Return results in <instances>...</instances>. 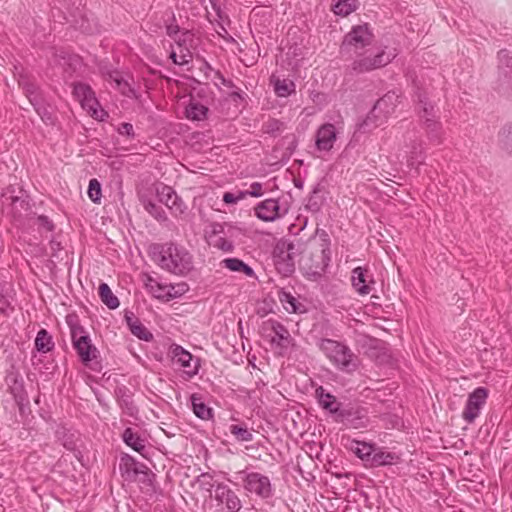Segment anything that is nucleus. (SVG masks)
<instances>
[{
    "label": "nucleus",
    "instance_id": "f257e3e1",
    "mask_svg": "<svg viewBox=\"0 0 512 512\" xmlns=\"http://www.w3.org/2000/svg\"><path fill=\"white\" fill-rule=\"evenodd\" d=\"M318 347L338 370L346 373L357 370L359 359L344 343L323 338L318 342Z\"/></svg>",
    "mask_w": 512,
    "mask_h": 512
},
{
    "label": "nucleus",
    "instance_id": "f03ea898",
    "mask_svg": "<svg viewBox=\"0 0 512 512\" xmlns=\"http://www.w3.org/2000/svg\"><path fill=\"white\" fill-rule=\"evenodd\" d=\"M158 264L176 275H186L193 268V260L189 251L183 246L167 244L162 247Z\"/></svg>",
    "mask_w": 512,
    "mask_h": 512
},
{
    "label": "nucleus",
    "instance_id": "7ed1b4c3",
    "mask_svg": "<svg viewBox=\"0 0 512 512\" xmlns=\"http://www.w3.org/2000/svg\"><path fill=\"white\" fill-rule=\"evenodd\" d=\"M354 54L356 57L351 63V69L353 72L360 74L385 67L397 56L398 51L395 48L383 47L374 52L360 50Z\"/></svg>",
    "mask_w": 512,
    "mask_h": 512
},
{
    "label": "nucleus",
    "instance_id": "20e7f679",
    "mask_svg": "<svg viewBox=\"0 0 512 512\" xmlns=\"http://www.w3.org/2000/svg\"><path fill=\"white\" fill-rule=\"evenodd\" d=\"M330 263V243L327 239L311 242L310 256L302 259V269L309 277H320Z\"/></svg>",
    "mask_w": 512,
    "mask_h": 512
},
{
    "label": "nucleus",
    "instance_id": "39448f33",
    "mask_svg": "<svg viewBox=\"0 0 512 512\" xmlns=\"http://www.w3.org/2000/svg\"><path fill=\"white\" fill-rule=\"evenodd\" d=\"M397 103L398 95L395 92L386 93L376 102L372 110L360 125V128L366 132L382 125L388 116L394 112Z\"/></svg>",
    "mask_w": 512,
    "mask_h": 512
},
{
    "label": "nucleus",
    "instance_id": "423d86ee",
    "mask_svg": "<svg viewBox=\"0 0 512 512\" xmlns=\"http://www.w3.org/2000/svg\"><path fill=\"white\" fill-rule=\"evenodd\" d=\"M263 329L271 349L278 355H286L288 350L294 345V339L281 323L268 320L265 322Z\"/></svg>",
    "mask_w": 512,
    "mask_h": 512
},
{
    "label": "nucleus",
    "instance_id": "0eeeda50",
    "mask_svg": "<svg viewBox=\"0 0 512 512\" xmlns=\"http://www.w3.org/2000/svg\"><path fill=\"white\" fill-rule=\"evenodd\" d=\"M73 94L81 104V107L96 120L103 121L107 112L101 107L92 88L85 83H76Z\"/></svg>",
    "mask_w": 512,
    "mask_h": 512
},
{
    "label": "nucleus",
    "instance_id": "6e6552de",
    "mask_svg": "<svg viewBox=\"0 0 512 512\" xmlns=\"http://www.w3.org/2000/svg\"><path fill=\"white\" fill-rule=\"evenodd\" d=\"M373 41V34L367 24L354 26L342 42L341 49L346 53H357L364 50Z\"/></svg>",
    "mask_w": 512,
    "mask_h": 512
},
{
    "label": "nucleus",
    "instance_id": "1a4fd4ad",
    "mask_svg": "<svg viewBox=\"0 0 512 512\" xmlns=\"http://www.w3.org/2000/svg\"><path fill=\"white\" fill-rule=\"evenodd\" d=\"M296 246L293 242L279 241L274 249L273 258L276 269L284 276H288L294 271V258Z\"/></svg>",
    "mask_w": 512,
    "mask_h": 512
},
{
    "label": "nucleus",
    "instance_id": "9d476101",
    "mask_svg": "<svg viewBox=\"0 0 512 512\" xmlns=\"http://www.w3.org/2000/svg\"><path fill=\"white\" fill-rule=\"evenodd\" d=\"M71 337L73 346L84 364H88L97 357V349L91 343V340L83 327L79 325H71Z\"/></svg>",
    "mask_w": 512,
    "mask_h": 512
},
{
    "label": "nucleus",
    "instance_id": "9b49d317",
    "mask_svg": "<svg viewBox=\"0 0 512 512\" xmlns=\"http://www.w3.org/2000/svg\"><path fill=\"white\" fill-rule=\"evenodd\" d=\"M420 117L424 121L430 141L440 144L443 140V131L441 123L434 120V107L423 100H420L419 107Z\"/></svg>",
    "mask_w": 512,
    "mask_h": 512
},
{
    "label": "nucleus",
    "instance_id": "f8f14e48",
    "mask_svg": "<svg viewBox=\"0 0 512 512\" xmlns=\"http://www.w3.org/2000/svg\"><path fill=\"white\" fill-rule=\"evenodd\" d=\"M488 391L484 387L476 388L469 394L462 417L467 423H472L479 416L481 409L486 403Z\"/></svg>",
    "mask_w": 512,
    "mask_h": 512
},
{
    "label": "nucleus",
    "instance_id": "ddd939ff",
    "mask_svg": "<svg viewBox=\"0 0 512 512\" xmlns=\"http://www.w3.org/2000/svg\"><path fill=\"white\" fill-rule=\"evenodd\" d=\"M244 474V472H242ZM244 488L262 498H268L272 494V487L267 476L257 473H245L243 478Z\"/></svg>",
    "mask_w": 512,
    "mask_h": 512
},
{
    "label": "nucleus",
    "instance_id": "4468645a",
    "mask_svg": "<svg viewBox=\"0 0 512 512\" xmlns=\"http://www.w3.org/2000/svg\"><path fill=\"white\" fill-rule=\"evenodd\" d=\"M171 352L173 361L180 365L189 377L198 373L199 360L194 358L190 352L186 351L179 345L172 347Z\"/></svg>",
    "mask_w": 512,
    "mask_h": 512
},
{
    "label": "nucleus",
    "instance_id": "2eb2a0df",
    "mask_svg": "<svg viewBox=\"0 0 512 512\" xmlns=\"http://www.w3.org/2000/svg\"><path fill=\"white\" fill-rule=\"evenodd\" d=\"M403 159L408 166H413L423 153L422 142L414 131L407 132L404 135Z\"/></svg>",
    "mask_w": 512,
    "mask_h": 512
},
{
    "label": "nucleus",
    "instance_id": "dca6fc26",
    "mask_svg": "<svg viewBox=\"0 0 512 512\" xmlns=\"http://www.w3.org/2000/svg\"><path fill=\"white\" fill-rule=\"evenodd\" d=\"M156 193L160 202L165 204L173 213L182 214L185 206L175 191L167 185L159 184Z\"/></svg>",
    "mask_w": 512,
    "mask_h": 512
},
{
    "label": "nucleus",
    "instance_id": "f3484780",
    "mask_svg": "<svg viewBox=\"0 0 512 512\" xmlns=\"http://www.w3.org/2000/svg\"><path fill=\"white\" fill-rule=\"evenodd\" d=\"M351 282L359 295H368L374 284L373 276L363 267H356L352 271Z\"/></svg>",
    "mask_w": 512,
    "mask_h": 512
},
{
    "label": "nucleus",
    "instance_id": "a211bd4d",
    "mask_svg": "<svg viewBox=\"0 0 512 512\" xmlns=\"http://www.w3.org/2000/svg\"><path fill=\"white\" fill-rule=\"evenodd\" d=\"M337 140V131L333 124L326 123L319 127L316 133V148L319 151H330Z\"/></svg>",
    "mask_w": 512,
    "mask_h": 512
},
{
    "label": "nucleus",
    "instance_id": "6ab92c4d",
    "mask_svg": "<svg viewBox=\"0 0 512 512\" xmlns=\"http://www.w3.org/2000/svg\"><path fill=\"white\" fill-rule=\"evenodd\" d=\"M286 213L281 212L279 202L275 199H266L255 207L256 216L266 222H272Z\"/></svg>",
    "mask_w": 512,
    "mask_h": 512
},
{
    "label": "nucleus",
    "instance_id": "aec40b11",
    "mask_svg": "<svg viewBox=\"0 0 512 512\" xmlns=\"http://www.w3.org/2000/svg\"><path fill=\"white\" fill-rule=\"evenodd\" d=\"M215 499L225 504L230 512H238L241 508V501L238 496L225 484H218L215 488Z\"/></svg>",
    "mask_w": 512,
    "mask_h": 512
},
{
    "label": "nucleus",
    "instance_id": "412c9836",
    "mask_svg": "<svg viewBox=\"0 0 512 512\" xmlns=\"http://www.w3.org/2000/svg\"><path fill=\"white\" fill-rule=\"evenodd\" d=\"M143 283L146 290L155 298L166 300L167 294L169 293V284L162 283L150 275H144Z\"/></svg>",
    "mask_w": 512,
    "mask_h": 512
},
{
    "label": "nucleus",
    "instance_id": "4be33fe9",
    "mask_svg": "<svg viewBox=\"0 0 512 512\" xmlns=\"http://www.w3.org/2000/svg\"><path fill=\"white\" fill-rule=\"evenodd\" d=\"M25 91L27 93V96L29 98L30 103L34 106L36 112L41 117V119L47 123L51 124L53 123V116L52 114L47 110L46 107H44L40 103V99L37 94H35L34 87L33 86H27L25 88Z\"/></svg>",
    "mask_w": 512,
    "mask_h": 512
},
{
    "label": "nucleus",
    "instance_id": "5701e85b",
    "mask_svg": "<svg viewBox=\"0 0 512 512\" xmlns=\"http://www.w3.org/2000/svg\"><path fill=\"white\" fill-rule=\"evenodd\" d=\"M123 441L136 452L144 456L146 441L132 428H126L123 432Z\"/></svg>",
    "mask_w": 512,
    "mask_h": 512
},
{
    "label": "nucleus",
    "instance_id": "b1692460",
    "mask_svg": "<svg viewBox=\"0 0 512 512\" xmlns=\"http://www.w3.org/2000/svg\"><path fill=\"white\" fill-rule=\"evenodd\" d=\"M221 265L232 272L243 273L251 278L255 277L254 270L238 258H225L221 261Z\"/></svg>",
    "mask_w": 512,
    "mask_h": 512
},
{
    "label": "nucleus",
    "instance_id": "393cba45",
    "mask_svg": "<svg viewBox=\"0 0 512 512\" xmlns=\"http://www.w3.org/2000/svg\"><path fill=\"white\" fill-rule=\"evenodd\" d=\"M398 461L399 456L397 454L382 449H375L371 458L373 466L393 465L398 463Z\"/></svg>",
    "mask_w": 512,
    "mask_h": 512
},
{
    "label": "nucleus",
    "instance_id": "a878e982",
    "mask_svg": "<svg viewBox=\"0 0 512 512\" xmlns=\"http://www.w3.org/2000/svg\"><path fill=\"white\" fill-rule=\"evenodd\" d=\"M111 84L114 85L123 95L128 97L134 96L135 92L128 83V81L122 76L120 72H112L108 75L107 79Z\"/></svg>",
    "mask_w": 512,
    "mask_h": 512
},
{
    "label": "nucleus",
    "instance_id": "bb28decb",
    "mask_svg": "<svg viewBox=\"0 0 512 512\" xmlns=\"http://www.w3.org/2000/svg\"><path fill=\"white\" fill-rule=\"evenodd\" d=\"M272 83L278 97H288L295 93L296 86L292 80L276 78L272 80Z\"/></svg>",
    "mask_w": 512,
    "mask_h": 512
},
{
    "label": "nucleus",
    "instance_id": "cd10ccee",
    "mask_svg": "<svg viewBox=\"0 0 512 512\" xmlns=\"http://www.w3.org/2000/svg\"><path fill=\"white\" fill-rule=\"evenodd\" d=\"M126 320L130 331L134 336L144 341H150L153 338V335L139 320L133 319L129 316H126Z\"/></svg>",
    "mask_w": 512,
    "mask_h": 512
},
{
    "label": "nucleus",
    "instance_id": "c85d7f7f",
    "mask_svg": "<svg viewBox=\"0 0 512 512\" xmlns=\"http://www.w3.org/2000/svg\"><path fill=\"white\" fill-rule=\"evenodd\" d=\"M208 112V108L203 104L191 100L188 106L186 107V117L190 120L200 121L206 118Z\"/></svg>",
    "mask_w": 512,
    "mask_h": 512
},
{
    "label": "nucleus",
    "instance_id": "c756f323",
    "mask_svg": "<svg viewBox=\"0 0 512 512\" xmlns=\"http://www.w3.org/2000/svg\"><path fill=\"white\" fill-rule=\"evenodd\" d=\"M357 0H339L333 3L332 10L336 15L348 16L358 8Z\"/></svg>",
    "mask_w": 512,
    "mask_h": 512
},
{
    "label": "nucleus",
    "instance_id": "7c9ffc66",
    "mask_svg": "<svg viewBox=\"0 0 512 512\" xmlns=\"http://www.w3.org/2000/svg\"><path fill=\"white\" fill-rule=\"evenodd\" d=\"M99 296L101 301L109 308L116 309L119 307V300L113 294L112 290L106 283H101L99 286Z\"/></svg>",
    "mask_w": 512,
    "mask_h": 512
},
{
    "label": "nucleus",
    "instance_id": "2f4dec72",
    "mask_svg": "<svg viewBox=\"0 0 512 512\" xmlns=\"http://www.w3.org/2000/svg\"><path fill=\"white\" fill-rule=\"evenodd\" d=\"M192 401V408L195 415L202 419V420H208L212 417V409L209 408L200 397L196 395H192L191 397Z\"/></svg>",
    "mask_w": 512,
    "mask_h": 512
},
{
    "label": "nucleus",
    "instance_id": "473e14b6",
    "mask_svg": "<svg viewBox=\"0 0 512 512\" xmlns=\"http://www.w3.org/2000/svg\"><path fill=\"white\" fill-rule=\"evenodd\" d=\"M316 392L318 395L319 403L324 409L330 411L331 413L338 411V403L333 395L325 393L322 387L317 389Z\"/></svg>",
    "mask_w": 512,
    "mask_h": 512
},
{
    "label": "nucleus",
    "instance_id": "72a5a7b5",
    "mask_svg": "<svg viewBox=\"0 0 512 512\" xmlns=\"http://www.w3.org/2000/svg\"><path fill=\"white\" fill-rule=\"evenodd\" d=\"M35 347L39 352L46 353L53 348L51 336L45 329H41L35 339Z\"/></svg>",
    "mask_w": 512,
    "mask_h": 512
},
{
    "label": "nucleus",
    "instance_id": "f704fd0d",
    "mask_svg": "<svg viewBox=\"0 0 512 512\" xmlns=\"http://www.w3.org/2000/svg\"><path fill=\"white\" fill-rule=\"evenodd\" d=\"M179 52L173 50L170 54V58L173 63L179 66L186 65L192 61L193 55L190 47L178 48Z\"/></svg>",
    "mask_w": 512,
    "mask_h": 512
},
{
    "label": "nucleus",
    "instance_id": "c9c22d12",
    "mask_svg": "<svg viewBox=\"0 0 512 512\" xmlns=\"http://www.w3.org/2000/svg\"><path fill=\"white\" fill-rule=\"evenodd\" d=\"M498 137L501 148L512 156V123L504 126Z\"/></svg>",
    "mask_w": 512,
    "mask_h": 512
},
{
    "label": "nucleus",
    "instance_id": "e433bc0d",
    "mask_svg": "<svg viewBox=\"0 0 512 512\" xmlns=\"http://www.w3.org/2000/svg\"><path fill=\"white\" fill-rule=\"evenodd\" d=\"M141 203L145 210L158 221H165L167 219L165 211L151 200L142 196Z\"/></svg>",
    "mask_w": 512,
    "mask_h": 512
},
{
    "label": "nucleus",
    "instance_id": "4c0bfd02",
    "mask_svg": "<svg viewBox=\"0 0 512 512\" xmlns=\"http://www.w3.org/2000/svg\"><path fill=\"white\" fill-rule=\"evenodd\" d=\"M230 433L240 442H250L253 439L252 433L241 425H231Z\"/></svg>",
    "mask_w": 512,
    "mask_h": 512
},
{
    "label": "nucleus",
    "instance_id": "58836bf2",
    "mask_svg": "<svg viewBox=\"0 0 512 512\" xmlns=\"http://www.w3.org/2000/svg\"><path fill=\"white\" fill-rule=\"evenodd\" d=\"M375 448L364 442H356V446L354 448L355 454L361 458L362 460H370L374 454Z\"/></svg>",
    "mask_w": 512,
    "mask_h": 512
},
{
    "label": "nucleus",
    "instance_id": "ea45409f",
    "mask_svg": "<svg viewBox=\"0 0 512 512\" xmlns=\"http://www.w3.org/2000/svg\"><path fill=\"white\" fill-rule=\"evenodd\" d=\"M178 48L194 46V34L191 31H181L180 34L173 39Z\"/></svg>",
    "mask_w": 512,
    "mask_h": 512
},
{
    "label": "nucleus",
    "instance_id": "a19ab883",
    "mask_svg": "<svg viewBox=\"0 0 512 512\" xmlns=\"http://www.w3.org/2000/svg\"><path fill=\"white\" fill-rule=\"evenodd\" d=\"M88 196L94 203H100L102 197L101 185L97 179H91L88 186Z\"/></svg>",
    "mask_w": 512,
    "mask_h": 512
},
{
    "label": "nucleus",
    "instance_id": "79ce46f5",
    "mask_svg": "<svg viewBox=\"0 0 512 512\" xmlns=\"http://www.w3.org/2000/svg\"><path fill=\"white\" fill-rule=\"evenodd\" d=\"M168 289L169 293L167 294L166 301L182 296L188 290V286L185 283L169 284Z\"/></svg>",
    "mask_w": 512,
    "mask_h": 512
},
{
    "label": "nucleus",
    "instance_id": "37998d69",
    "mask_svg": "<svg viewBox=\"0 0 512 512\" xmlns=\"http://www.w3.org/2000/svg\"><path fill=\"white\" fill-rule=\"evenodd\" d=\"M197 482L202 490L211 492L214 487L213 477L209 473H202L198 478Z\"/></svg>",
    "mask_w": 512,
    "mask_h": 512
},
{
    "label": "nucleus",
    "instance_id": "c03bdc74",
    "mask_svg": "<svg viewBox=\"0 0 512 512\" xmlns=\"http://www.w3.org/2000/svg\"><path fill=\"white\" fill-rule=\"evenodd\" d=\"M498 60L501 67L512 69V56L507 50H501L498 53Z\"/></svg>",
    "mask_w": 512,
    "mask_h": 512
},
{
    "label": "nucleus",
    "instance_id": "a18cd8bd",
    "mask_svg": "<svg viewBox=\"0 0 512 512\" xmlns=\"http://www.w3.org/2000/svg\"><path fill=\"white\" fill-rule=\"evenodd\" d=\"M245 197L244 192H239L237 195L231 192H226L223 195V201L226 204H234L237 203L239 200H242Z\"/></svg>",
    "mask_w": 512,
    "mask_h": 512
},
{
    "label": "nucleus",
    "instance_id": "49530a36",
    "mask_svg": "<svg viewBox=\"0 0 512 512\" xmlns=\"http://www.w3.org/2000/svg\"><path fill=\"white\" fill-rule=\"evenodd\" d=\"M245 196L250 195L252 197H260L263 195V186L259 182H253L250 185V190L244 192Z\"/></svg>",
    "mask_w": 512,
    "mask_h": 512
},
{
    "label": "nucleus",
    "instance_id": "de8ad7c7",
    "mask_svg": "<svg viewBox=\"0 0 512 512\" xmlns=\"http://www.w3.org/2000/svg\"><path fill=\"white\" fill-rule=\"evenodd\" d=\"M118 132L121 135L132 136L133 135V126L130 123H122L118 128Z\"/></svg>",
    "mask_w": 512,
    "mask_h": 512
},
{
    "label": "nucleus",
    "instance_id": "09e8293b",
    "mask_svg": "<svg viewBox=\"0 0 512 512\" xmlns=\"http://www.w3.org/2000/svg\"><path fill=\"white\" fill-rule=\"evenodd\" d=\"M166 31H167L168 36L171 37L172 39L177 37L180 34V32H181L177 25H169V26H167Z\"/></svg>",
    "mask_w": 512,
    "mask_h": 512
},
{
    "label": "nucleus",
    "instance_id": "8fccbe9b",
    "mask_svg": "<svg viewBox=\"0 0 512 512\" xmlns=\"http://www.w3.org/2000/svg\"><path fill=\"white\" fill-rule=\"evenodd\" d=\"M287 298H289V301H288V302H289V304L291 305V309H292V311H293V312H296V305H295L296 300H295V298H293V297H291V296H288V295H287Z\"/></svg>",
    "mask_w": 512,
    "mask_h": 512
},
{
    "label": "nucleus",
    "instance_id": "3c124183",
    "mask_svg": "<svg viewBox=\"0 0 512 512\" xmlns=\"http://www.w3.org/2000/svg\"><path fill=\"white\" fill-rule=\"evenodd\" d=\"M21 393H22V391H21V392H19V394H15V396H19V398H21V399H22L23 397H22Z\"/></svg>",
    "mask_w": 512,
    "mask_h": 512
}]
</instances>
